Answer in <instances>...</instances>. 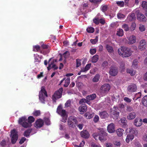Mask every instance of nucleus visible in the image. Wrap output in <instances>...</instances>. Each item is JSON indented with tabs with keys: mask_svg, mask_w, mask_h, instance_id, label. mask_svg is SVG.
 <instances>
[{
	"mask_svg": "<svg viewBox=\"0 0 147 147\" xmlns=\"http://www.w3.org/2000/svg\"><path fill=\"white\" fill-rule=\"evenodd\" d=\"M118 52L123 57H127L131 55L132 51L130 48L121 47L118 49Z\"/></svg>",
	"mask_w": 147,
	"mask_h": 147,
	"instance_id": "1",
	"label": "nucleus"
},
{
	"mask_svg": "<svg viewBox=\"0 0 147 147\" xmlns=\"http://www.w3.org/2000/svg\"><path fill=\"white\" fill-rule=\"evenodd\" d=\"M92 135L95 140L99 139L101 141L106 140V136H107V134L104 131L101 130L98 133H94Z\"/></svg>",
	"mask_w": 147,
	"mask_h": 147,
	"instance_id": "2",
	"label": "nucleus"
},
{
	"mask_svg": "<svg viewBox=\"0 0 147 147\" xmlns=\"http://www.w3.org/2000/svg\"><path fill=\"white\" fill-rule=\"evenodd\" d=\"M47 97L48 95L45 87L42 86L39 93V98L41 102L45 103V97Z\"/></svg>",
	"mask_w": 147,
	"mask_h": 147,
	"instance_id": "3",
	"label": "nucleus"
},
{
	"mask_svg": "<svg viewBox=\"0 0 147 147\" xmlns=\"http://www.w3.org/2000/svg\"><path fill=\"white\" fill-rule=\"evenodd\" d=\"M111 88V86L109 84H104L100 88V92L102 95H105L109 91Z\"/></svg>",
	"mask_w": 147,
	"mask_h": 147,
	"instance_id": "4",
	"label": "nucleus"
},
{
	"mask_svg": "<svg viewBox=\"0 0 147 147\" xmlns=\"http://www.w3.org/2000/svg\"><path fill=\"white\" fill-rule=\"evenodd\" d=\"M63 91V88H61L55 92L52 96V97L53 100V102H56L57 99L60 98L61 97Z\"/></svg>",
	"mask_w": 147,
	"mask_h": 147,
	"instance_id": "5",
	"label": "nucleus"
},
{
	"mask_svg": "<svg viewBox=\"0 0 147 147\" xmlns=\"http://www.w3.org/2000/svg\"><path fill=\"white\" fill-rule=\"evenodd\" d=\"M11 141L12 144H15L18 138V132L15 129H14L11 131Z\"/></svg>",
	"mask_w": 147,
	"mask_h": 147,
	"instance_id": "6",
	"label": "nucleus"
},
{
	"mask_svg": "<svg viewBox=\"0 0 147 147\" xmlns=\"http://www.w3.org/2000/svg\"><path fill=\"white\" fill-rule=\"evenodd\" d=\"M67 123L69 127L74 128L76 126L75 125L77 124L78 121L76 117L70 116L68 119Z\"/></svg>",
	"mask_w": 147,
	"mask_h": 147,
	"instance_id": "7",
	"label": "nucleus"
},
{
	"mask_svg": "<svg viewBox=\"0 0 147 147\" xmlns=\"http://www.w3.org/2000/svg\"><path fill=\"white\" fill-rule=\"evenodd\" d=\"M27 119L25 116L19 118L18 122L19 124L22 125L24 127L27 128L29 127L30 124L27 122Z\"/></svg>",
	"mask_w": 147,
	"mask_h": 147,
	"instance_id": "8",
	"label": "nucleus"
},
{
	"mask_svg": "<svg viewBox=\"0 0 147 147\" xmlns=\"http://www.w3.org/2000/svg\"><path fill=\"white\" fill-rule=\"evenodd\" d=\"M111 115L115 119H117L119 116V112L118 107L114 106L111 111Z\"/></svg>",
	"mask_w": 147,
	"mask_h": 147,
	"instance_id": "9",
	"label": "nucleus"
},
{
	"mask_svg": "<svg viewBox=\"0 0 147 147\" xmlns=\"http://www.w3.org/2000/svg\"><path fill=\"white\" fill-rule=\"evenodd\" d=\"M136 13L137 15V18L138 20L141 22H145L146 18L144 14L140 11L139 10L136 11Z\"/></svg>",
	"mask_w": 147,
	"mask_h": 147,
	"instance_id": "10",
	"label": "nucleus"
},
{
	"mask_svg": "<svg viewBox=\"0 0 147 147\" xmlns=\"http://www.w3.org/2000/svg\"><path fill=\"white\" fill-rule=\"evenodd\" d=\"M57 113L62 117H64L66 115V111L65 110L62 109V107L61 104L58 107L57 109Z\"/></svg>",
	"mask_w": 147,
	"mask_h": 147,
	"instance_id": "11",
	"label": "nucleus"
},
{
	"mask_svg": "<svg viewBox=\"0 0 147 147\" xmlns=\"http://www.w3.org/2000/svg\"><path fill=\"white\" fill-rule=\"evenodd\" d=\"M146 43L145 40H142L140 42L139 45L138 46L139 49L140 51H144L146 49Z\"/></svg>",
	"mask_w": 147,
	"mask_h": 147,
	"instance_id": "12",
	"label": "nucleus"
},
{
	"mask_svg": "<svg viewBox=\"0 0 147 147\" xmlns=\"http://www.w3.org/2000/svg\"><path fill=\"white\" fill-rule=\"evenodd\" d=\"M44 125V121L43 120L39 119H37L35 122L34 124V126L37 128L41 127Z\"/></svg>",
	"mask_w": 147,
	"mask_h": 147,
	"instance_id": "13",
	"label": "nucleus"
},
{
	"mask_svg": "<svg viewBox=\"0 0 147 147\" xmlns=\"http://www.w3.org/2000/svg\"><path fill=\"white\" fill-rule=\"evenodd\" d=\"M87 109L86 105L85 104H82L79 108L78 110L80 112L81 114H83L85 112H86Z\"/></svg>",
	"mask_w": 147,
	"mask_h": 147,
	"instance_id": "14",
	"label": "nucleus"
},
{
	"mask_svg": "<svg viewBox=\"0 0 147 147\" xmlns=\"http://www.w3.org/2000/svg\"><path fill=\"white\" fill-rule=\"evenodd\" d=\"M98 114L100 117L102 119H105L108 118L109 114L106 111H99Z\"/></svg>",
	"mask_w": 147,
	"mask_h": 147,
	"instance_id": "15",
	"label": "nucleus"
},
{
	"mask_svg": "<svg viewBox=\"0 0 147 147\" xmlns=\"http://www.w3.org/2000/svg\"><path fill=\"white\" fill-rule=\"evenodd\" d=\"M127 89L129 92H134L137 90V87L135 84H133L128 86Z\"/></svg>",
	"mask_w": 147,
	"mask_h": 147,
	"instance_id": "16",
	"label": "nucleus"
},
{
	"mask_svg": "<svg viewBox=\"0 0 147 147\" xmlns=\"http://www.w3.org/2000/svg\"><path fill=\"white\" fill-rule=\"evenodd\" d=\"M81 137L84 138H88L90 136L88 132L86 130H83L80 132Z\"/></svg>",
	"mask_w": 147,
	"mask_h": 147,
	"instance_id": "17",
	"label": "nucleus"
},
{
	"mask_svg": "<svg viewBox=\"0 0 147 147\" xmlns=\"http://www.w3.org/2000/svg\"><path fill=\"white\" fill-rule=\"evenodd\" d=\"M108 131L110 133H112L115 132V129L114 125L113 123H111L107 126Z\"/></svg>",
	"mask_w": 147,
	"mask_h": 147,
	"instance_id": "18",
	"label": "nucleus"
},
{
	"mask_svg": "<svg viewBox=\"0 0 147 147\" xmlns=\"http://www.w3.org/2000/svg\"><path fill=\"white\" fill-rule=\"evenodd\" d=\"M109 73L111 76H115L118 73L117 70L116 68L112 67L110 70Z\"/></svg>",
	"mask_w": 147,
	"mask_h": 147,
	"instance_id": "19",
	"label": "nucleus"
},
{
	"mask_svg": "<svg viewBox=\"0 0 147 147\" xmlns=\"http://www.w3.org/2000/svg\"><path fill=\"white\" fill-rule=\"evenodd\" d=\"M136 117V113L134 112H132L129 113L127 116V118L129 120H131L134 119Z\"/></svg>",
	"mask_w": 147,
	"mask_h": 147,
	"instance_id": "20",
	"label": "nucleus"
},
{
	"mask_svg": "<svg viewBox=\"0 0 147 147\" xmlns=\"http://www.w3.org/2000/svg\"><path fill=\"white\" fill-rule=\"evenodd\" d=\"M136 38L135 36L132 35L130 36L129 38L128 44H132L135 42Z\"/></svg>",
	"mask_w": 147,
	"mask_h": 147,
	"instance_id": "21",
	"label": "nucleus"
},
{
	"mask_svg": "<svg viewBox=\"0 0 147 147\" xmlns=\"http://www.w3.org/2000/svg\"><path fill=\"white\" fill-rule=\"evenodd\" d=\"M139 119L138 118L134 120V124L137 127L141 126L142 123V119H140L138 121Z\"/></svg>",
	"mask_w": 147,
	"mask_h": 147,
	"instance_id": "22",
	"label": "nucleus"
},
{
	"mask_svg": "<svg viewBox=\"0 0 147 147\" xmlns=\"http://www.w3.org/2000/svg\"><path fill=\"white\" fill-rule=\"evenodd\" d=\"M134 136L133 134H128L127 136L126 139V142L127 143H129L130 141H132L134 138Z\"/></svg>",
	"mask_w": 147,
	"mask_h": 147,
	"instance_id": "23",
	"label": "nucleus"
},
{
	"mask_svg": "<svg viewBox=\"0 0 147 147\" xmlns=\"http://www.w3.org/2000/svg\"><path fill=\"white\" fill-rule=\"evenodd\" d=\"M96 97V95L95 94H92L91 95H88L86 96V98L88 99L89 101L94 100Z\"/></svg>",
	"mask_w": 147,
	"mask_h": 147,
	"instance_id": "24",
	"label": "nucleus"
},
{
	"mask_svg": "<svg viewBox=\"0 0 147 147\" xmlns=\"http://www.w3.org/2000/svg\"><path fill=\"white\" fill-rule=\"evenodd\" d=\"M127 18L129 21H134L136 18L135 13H131L129 14L127 17Z\"/></svg>",
	"mask_w": 147,
	"mask_h": 147,
	"instance_id": "25",
	"label": "nucleus"
},
{
	"mask_svg": "<svg viewBox=\"0 0 147 147\" xmlns=\"http://www.w3.org/2000/svg\"><path fill=\"white\" fill-rule=\"evenodd\" d=\"M121 125L124 127H126L127 126V121L126 120L125 118H123L121 119Z\"/></svg>",
	"mask_w": 147,
	"mask_h": 147,
	"instance_id": "26",
	"label": "nucleus"
},
{
	"mask_svg": "<svg viewBox=\"0 0 147 147\" xmlns=\"http://www.w3.org/2000/svg\"><path fill=\"white\" fill-rule=\"evenodd\" d=\"M27 120L28 123L30 124L29 127H30L32 126L31 123L34 121L35 119L33 116H30L28 117Z\"/></svg>",
	"mask_w": 147,
	"mask_h": 147,
	"instance_id": "27",
	"label": "nucleus"
},
{
	"mask_svg": "<svg viewBox=\"0 0 147 147\" xmlns=\"http://www.w3.org/2000/svg\"><path fill=\"white\" fill-rule=\"evenodd\" d=\"M100 76L99 74H96L92 79V81L93 82H97L99 81Z\"/></svg>",
	"mask_w": 147,
	"mask_h": 147,
	"instance_id": "28",
	"label": "nucleus"
},
{
	"mask_svg": "<svg viewBox=\"0 0 147 147\" xmlns=\"http://www.w3.org/2000/svg\"><path fill=\"white\" fill-rule=\"evenodd\" d=\"M138 59H135L133 61L131 65L132 67L134 68H136L138 67Z\"/></svg>",
	"mask_w": 147,
	"mask_h": 147,
	"instance_id": "29",
	"label": "nucleus"
},
{
	"mask_svg": "<svg viewBox=\"0 0 147 147\" xmlns=\"http://www.w3.org/2000/svg\"><path fill=\"white\" fill-rule=\"evenodd\" d=\"M124 34V32L123 30L121 28H119L117 31L116 35L119 36H122Z\"/></svg>",
	"mask_w": 147,
	"mask_h": 147,
	"instance_id": "30",
	"label": "nucleus"
},
{
	"mask_svg": "<svg viewBox=\"0 0 147 147\" xmlns=\"http://www.w3.org/2000/svg\"><path fill=\"white\" fill-rule=\"evenodd\" d=\"M32 129L31 128H29V129H27V130L25 131L24 133V136H26V137H28L29 136L32 132Z\"/></svg>",
	"mask_w": 147,
	"mask_h": 147,
	"instance_id": "31",
	"label": "nucleus"
},
{
	"mask_svg": "<svg viewBox=\"0 0 147 147\" xmlns=\"http://www.w3.org/2000/svg\"><path fill=\"white\" fill-rule=\"evenodd\" d=\"M124 131V130L121 128L118 129L117 131V133L119 136H122Z\"/></svg>",
	"mask_w": 147,
	"mask_h": 147,
	"instance_id": "32",
	"label": "nucleus"
},
{
	"mask_svg": "<svg viewBox=\"0 0 147 147\" xmlns=\"http://www.w3.org/2000/svg\"><path fill=\"white\" fill-rule=\"evenodd\" d=\"M90 101L87 99L86 98L85 99L84 98H82L81 99L79 102V104L80 105H82L83 103H88Z\"/></svg>",
	"mask_w": 147,
	"mask_h": 147,
	"instance_id": "33",
	"label": "nucleus"
},
{
	"mask_svg": "<svg viewBox=\"0 0 147 147\" xmlns=\"http://www.w3.org/2000/svg\"><path fill=\"white\" fill-rule=\"evenodd\" d=\"M91 63L88 64L86 65L84 69H82V72H84L87 71L90 69L91 66Z\"/></svg>",
	"mask_w": 147,
	"mask_h": 147,
	"instance_id": "34",
	"label": "nucleus"
},
{
	"mask_svg": "<svg viewBox=\"0 0 147 147\" xmlns=\"http://www.w3.org/2000/svg\"><path fill=\"white\" fill-rule=\"evenodd\" d=\"M142 102L143 105L146 107H147V96H145L142 99Z\"/></svg>",
	"mask_w": 147,
	"mask_h": 147,
	"instance_id": "35",
	"label": "nucleus"
},
{
	"mask_svg": "<svg viewBox=\"0 0 147 147\" xmlns=\"http://www.w3.org/2000/svg\"><path fill=\"white\" fill-rule=\"evenodd\" d=\"M98 59V56L97 55H96L94 56L92 59V63H95L97 62Z\"/></svg>",
	"mask_w": 147,
	"mask_h": 147,
	"instance_id": "36",
	"label": "nucleus"
},
{
	"mask_svg": "<svg viewBox=\"0 0 147 147\" xmlns=\"http://www.w3.org/2000/svg\"><path fill=\"white\" fill-rule=\"evenodd\" d=\"M106 48L109 53H112L113 51V47L108 45H106Z\"/></svg>",
	"mask_w": 147,
	"mask_h": 147,
	"instance_id": "37",
	"label": "nucleus"
},
{
	"mask_svg": "<svg viewBox=\"0 0 147 147\" xmlns=\"http://www.w3.org/2000/svg\"><path fill=\"white\" fill-rule=\"evenodd\" d=\"M126 71L127 73L130 74L131 76H134L135 74V71L133 69H127Z\"/></svg>",
	"mask_w": 147,
	"mask_h": 147,
	"instance_id": "38",
	"label": "nucleus"
},
{
	"mask_svg": "<svg viewBox=\"0 0 147 147\" xmlns=\"http://www.w3.org/2000/svg\"><path fill=\"white\" fill-rule=\"evenodd\" d=\"M70 82V79L69 78H67L65 81V84L64 86L65 87H67L69 84Z\"/></svg>",
	"mask_w": 147,
	"mask_h": 147,
	"instance_id": "39",
	"label": "nucleus"
},
{
	"mask_svg": "<svg viewBox=\"0 0 147 147\" xmlns=\"http://www.w3.org/2000/svg\"><path fill=\"white\" fill-rule=\"evenodd\" d=\"M142 6L143 9L145 10L146 11H147V2L145 1H142Z\"/></svg>",
	"mask_w": 147,
	"mask_h": 147,
	"instance_id": "40",
	"label": "nucleus"
},
{
	"mask_svg": "<svg viewBox=\"0 0 147 147\" xmlns=\"http://www.w3.org/2000/svg\"><path fill=\"white\" fill-rule=\"evenodd\" d=\"M122 28L125 31H127L129 30V27L128 24H124L121 26Z\"/></svg>",
	"mask_w": 147,
	"mask_h": 147,
	"instance_id": "41",
	"label": "nucleus"
},
{
	"mask_svg": "<svg viewBox=\"0 0 147 147\" xmlns=\"http://www.w3.org/2000/svg\"><path fill=\"white\" fill-rule=\"evenodd\" d=\"M32 115L36 117L39 116L40 115V110H36L33 112Z\"/></svg>",
	"mask_w": 147,
	"mask_h": 147,
	"instance_id": "42",
	"label": "nucleus"
},
{
	"mask_svg": "<svg viewBox=\"0 0 147 147\" xmlns=\"http://www.w3.org/2000/svg\"><path fill=\"white\" fill-rule=\"evenodd\" d=\"M101 10L103 12H105L108 9V6L107 5H102L101 7Z\"/></svg>",
	"mask_w": 147,
	"mask_h": 147,
	"instance_id": "43",
	"label": "nucleus"
},
{
	"mask_svg": "<svg viewBox=\"0 0 147 147\" xmlns=\"http://www.w3.org/2000/svg\"><path fill=\"white\" fill-rule=\"evenodd\" d=\"M88 33H93L94 31V29L92 27L88 28L86 29Z\"/></svg>",
	"mask_w": 147,
	"mask_h": 147,
	"instance_id": "44",
	"label": "nucleus"
},
{
	"mask_svg": "<svg viewBox=\"0 0 147 147\" xmlns=\"http://www.w3.org/2000/svg\"><path fill=\"white\" fill-rule=\"evenodd\" d=\"M40 47L39 45H35L33 47V51H34L37 52L40 50Z\"/></svg>",
	"mask_w": 147,
	"mask_h": 147,
	"instance_id": "45",
	"label": "nucleus"
},
{
	"mask_svg": "<svg viewBox=\"0 0 147 147\" xmlns=\"http://www.w3.org/2000/svg\"><path fill=\"white\" fill-rule=\"evenodd\" d=\"M136 27V23L134 22H133L130 28V29L131 30V31H133L134 30Z\"/></svg>",
	"mask_w": 147,
	"mask_h": 147,
	"instance_id": "46",
	"label": "nucleus"
},
{
	"mask_svg": "<svg viewBox=\"0 0 147 147\" xmlns=\"http://www.w3.org/2000/svg\"><path fill=\"white\" fill-rule=\"evenodd\" d=\"M116 3L119 6L122 7L124 5V2L123 1H118L116 2Z\"/></svg>",
	"mask_w": 147,
	"mask_h": 147,
	"instance_id": "47",
	"label": "nucleus"
},
{
	"mask_svg": "<svg viewBox=\"0 0 147 147\" xmlns=\"http://www.w3.org/2000/svg\"><path fill=\"white\" fill-rule=\"evenodd\" d=\"M129 132L131 133L135 134L136 132V129L133 127H130L129 128Z\"/></svg>",
	"mask_w": 147,
	"mask_h": 147,
	"instance_id": "48",
	"label": "nucleus"
},
{
	"mask_svg": "<svg viewBox=\"0 0 147 147\" xmlns=\"http://www.w3.org/2000/svg\"><path fill=\"white\" fill-rule=\"evenodd\" d=\"M90 52L92 55H93L96 52V49L95 48L91 49L90 50Z\"/></svg>",
	"mask_w": 147,
	"mask_h": 147,
	"instance_id": "49",
	"label": "nucleus"
},
{
	"mask_svg": "<svg viewBox=\"0 0 147 147\" xmlns=\"http://www.w3.org/2000/svg\"><path fill=\"white\" fill-rule=\"evenodd\" d=\"M99 119L98 116L97 115H95L93 119V121L95 123H96L98 121Z\"/></svg>",
	"mask_w": 147,
	"mask_h": 147,
	"instance_id": "50",
	"label": "nucleus"
},
{
	"mask_svg": "<svg viewBox=\"0 0 147 147\" xmlns=\"http://www.w3.org/2000/svg\"><path fill=\"white\" fill-rule=\"evenodd\" d=\"M94 22L96 24L98 25L99 24V19L98 18H95L93 19Z\"/></svg>",
	"mask_w": 147,
	"mask_h": 147,
	"instance_id": "51",
	"label": "nucleus"
},
{
	"mask_svg": "<svg viewBox=\"0 0 147 147\" xmlns=\"http://www.w3.org/2000/svg\"><path fill=\"white\" fill-rule=\"evenodd\" d=\"M123 100L125 102L128 103L130 102L131 101V99L127 97H124L123 98Z\"/></svg>",
	"mask_w": 147,
	"mask_h": 147,
	"instance_id": "52",
	"label": "nucleus"
},
{
	"mask_svg": "<svg viewBox=\"0 0 147 147\" xmlns=\"http://www.w3.org/2000/svg\"><path fill=\"white\" fill-rule=\"evenodd\" d=\"M76 67H79L81 65V62L80 59H76Z\"/></svg>",
	"mask_w": 147,
	"mask_h": 147,
	"instance_id": "53",
	"label": "nucleus"
},
{
	"mask_svg": "<svg viewBox=\"0 0 147 147\" xmlns=\"http://www.w3.org/2000/svg\"><path fill=\"white\" fill-rule=\"evenodd\" d=\"M26 140V138L24 137H22L19 142V143L21 144L24 143Z\"/></svg>",
	"mask_w": 147,
	"mask_h": 147,
	"instance_id": "54",
	"label": "nucleus"
},
{
	"mask_svg": "<svg viewBox=\"0 0 147 147\" xmlns=\"http://www.w3.org/2000/svg\"><path fill=\"white\" fill-rule=\"evenodd\" d=\"M45 122L46 125H49L50 124V121L48 118H46L45 119Z\"/></svg>",
	"mask_w": 147,
	"mask_h": 147,
	"instance_id": "55",
	"label": "nucleus"
},
{
	"mask_svg": "<svg viewBox=\"0 0 147 147\" xmlns=\"http://www.w3.org/2000/svg\"><path fill=\"white\" fill-rule=\"evenodd\" d=\"M141 96V94L140 92H139L137 93H136L135 95V97L136 98V100L140 98Z\"/></svg>",
	"mask_w": 147,
	"mask_h": 147,
	"instance_id": "56",
	"label": "nucleus"
},
{
	"mask_svg": "<svg viewBox=\"0 0 147 147\" xmlns=\"http://www.w3.org/2000/svg\"><path fill=\"white\" fill-rule=\"evenodd\" d=\"M133 110V108L130 106H127V107L126 111L128 112H131Z\"/></svg>",
	"mask_w": 147,
	"mask_h": 147,
	"instance_id": "57",
	"label": "nucleus"
},
{
	"mask_svg": "<svg viewBox=\"0 0 147 147\" xmlns=\"http://www.w3.org/2000/svg\"><path fill=\"white\" fill-rule=\"evenodd\" d=\"M139 29L140 30L141 32L144 31L145 30V26L143 25H140L139 27Z\"/></svg>",
	"mask_w": 147,
	"mask_h": 147,
	"instance_id": "58",
	"label": "nucleus"
},
{
	"mask_svg": "<svg viewBox=\"0 0 147 147\" xmlns=\"http://www.w3.org/2000/svg\"><path fill=\"white\" fill-rule=\"evenodd\" d=\"M97 38V37H96V38L94 39H91L90 40V42L92 44H96V42L98 41V39L96 38Z\"/></svg>",
	"mask_w": 147,
	"mask_h": 147,
	"instance_id": "59",
	"label": "nucleus"
},
{
	"mask_svg": "<svg viewBox=\"0 0 147 147\" xmlns=\"http://www.w3.org/2000/svg\"><path fill=\"white\" fill-rule=\"evenodd\" d=\"M6 143L5 140L3 139L2 140L0 143V145L2 146H4L6 145Z\"/></svg>",
	"mask_w": 147,
	"mask_h": 147,
	"instance_id": "60",
	"label": "nucleus"
},
{
	"mask_svg": "<svg viewBox=\"0 0 147 147\" xmlns=\"http://www.w3.org/2000/svg\"><path fill=\"white\" fill-rule=\"evenodd\" d=\"M117 16L118 18H123L125 16L123 14H122L120 13H119L117 15Z\"/></svg>",
	"mask_w": 147,
	"mask_h": 147,
	"instance_id": "61",
	"label": "nucleus"
},
{
	"mask_svg": "<svg viewBox=\"0 0 147 147\" xmlns=\"http://www.w3.org/2000/svg\"><path fill=\"white\" fill-rule=\"evenodd\" d=\"M99 23H100L102 25H104L105 23V20L103 18H101L99 20Z\"/></svg>",
	"mask_w": 147,
	"mask_h": 147,
	"instance_id": "62",
	"label": "nucleus"
},
{
	"mask_svg": "<svg viewBox=\"0 0 147 147\" xmlns=\"http://www.w3.org/2000/svg\"><path fill=\"white\" fill-rule=\"evenodd\" d=\"M70 100H67L65 104V106L66 107H68L70 106Z\"/></svg>",
	"mask_w": 147,
	"mask_h": 147,
	"instance_id": "63",
	"label": "nucleus"
},
{
	"mask_svg": "<svg viewBox=\"0 0 147 147\" xmlns=\"http://www.w3.org/2000/svg\"><path fill=\"white\" fill-rule=\"evenodd\" d=\"M94 116V113H90L89 112V113L88 116V119H90L92 118Z\"/></svg>",
	"mask_w": 147,
	"mask_h": 147,
	"instance_id": "64",
	"label": "nucleus"
}]
</instances>
